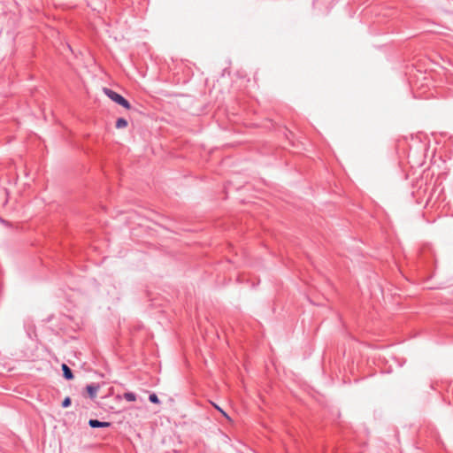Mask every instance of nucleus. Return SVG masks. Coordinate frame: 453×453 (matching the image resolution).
Returning <instances> with one entry per match:
<instances>
[{"label": "nucleus", "mask_w": 453, "mask_h": 453, "mask_svg": "<svg viewBox=\"0 0 453 453\" xmlns=\"http://www.w3.org/2000/svg\"><path fill=\"white\" fill-rule=\"evenodd\" d=\"M128 125L127 123V120L124 118H119L117 120H116V124H115V127L116 128L118 129H120V128H125L127 127Z\"/></svg>", "instance_id": "5"}, {"label": "nucleus", "mask_w": 453, "mask_h": 453, "mask_svg": "<svg viewBox=\"0 0 453 453\" xmlns=\"http://www.w3.org/2000/svg\"><path fill=\"white\" fill-rule=\"evenodd\" d=\"M88 425L92 428H104V427H109L111 426V424L110 422L100 421L98 419H93V418L88 420Z\"/></svg>", "instance_id": "3"}, {"label": "nucleus", "mask_w": 453, "mask_h": 453, "mask_svg": "<svg viewBox=\"0 0 453 453\" xmlns=\"http://www.w3.org/2000/svg\"><path fill=\"white\" fill-rule=\"evenodd\" d=\"M100 388V385L97 383H91L86 386V391L90 399H95L96 397V393Z\"/></svg>", "instance_id": "2"}, {"label": "nucleus", "mask_w": 453, "mask_h": 453, "mask_svg": "<svg viewBox=\"0 0 453 453\" xmlns=\"http://www.w3.org/2000/svg\"><path fill=\"white\" fill-rule=\"evenodd\" d=\"M222 414H223L224 417H226V418L229 419V416L225 411H223Z\"/></svg>", "instance_id": "10"}, {"label": "nucleus", "mask_w": 453, "mask_h": 453, "mask_svg": "<svg viewBox=\"0 0 453 453\" xmlns=\"http://www.w3.org/2000/svg\"><path fill=\"white\" fill-rule=\"evenodd\" d=\"M0 221H2V222H3L4 220H3L2 219H0Z\"/></svg>", "instance_id": "11"}, {"label": "nucleus", "mask_w": 453, "mask_h": 453, "mask_svg": "<svg viewBox=\"0 0 453 453\" xmlns=\"http://www.w3.org/2000/svg\"><path fill=\"white\" fill-rule=\"evenodd\" d=\"M61 368H62V372H63V377L65 380H70L73 379V371L66 364H63Z\"/></svg>", "instance_id": "4"}, {"label": "nucleus", "mask_w": 453, "mask_h": 453, "mask_svg": "<svg viewBox=\"0 0 453 453\" xmlns=\"http://www.w3.org/2000/svg\"><path fill=\"white\" fill-rule=\"evenodd\" d=\"M71 403H72V400H71V398H70L69 396H66V397L62 401V404H61V406H62L63 408H67V407H69V406L71 405Z\"/></svg>", "instance_id": "8"}, {"label": "nucleus", "mask_w": 453, "mask_h": 453, "mask_svg": "<svg viewBox=\"0 0 453 453\" xmlns=\"http://www.w3.org/2000/svg\"><path fill=\"white\" fill-rule=\"evenodd\" d=\"M104 92L110 99L121 105L125 109L129 110L131 108L130 103L120 94L108 88H104Z\"/></svg>", "instance_id": "1"}, {"label": "nucleus", "mask_w": 453, "mask_h": 453, "mask_svg": "<svg viewBox=\"0 0 453 453\" xmlns=\"http://www.w3.org/2000/svg\"><path fill=\"white\" fill-rule=\"evenodd\" d=\"M122 397L127 402H134L136 400V395L133 392H126Z\"/></svg>", "instance_id": "6"}, {"label": "nucleus", "mask_w": 453, "mask_h": 453, "mask_svg": "<svg viewBox=\"0 0 453 453\" xmlns=\"http://www.w3.org/2000/svg\"><path fill=\"white\" fill-rule=\"evenodd\" d=\"M214 406H215V408H216L219 412H221V413H222V412L224 411H223L220 407H219L218 405H216V404H215Z\"/></svg>", "instance_id": "9"}, {"label": "nucleus", "mask_w": 453, "mask_h": 453, "mask_svg": "<svg viewBox=\"0 0 453 453\" xmlns=\"http://www.w3.org/2000/svg\"><path fill=\"white\" fill-rule=\"evenodd\" d=\"M149 401L150 403H155V404H159L160 403V400H159L158 396L155 393L150 394Z\"/></svg>", "instance_id": "7"}]
</instances>
